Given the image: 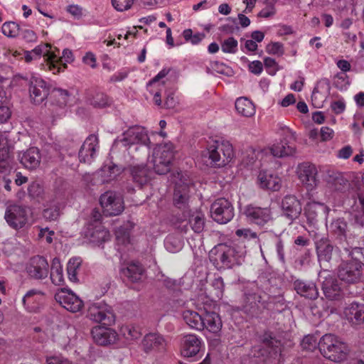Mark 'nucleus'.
<instances>
[{"instance_id":"f257e3e1","label":"nucleus","mask_w":364,"mask_h":364,"mask_svg":"<svg viewBox=\"0 0 364 364\" xmlns=\"http://www.w3.org/2000/svg\"><path fill=\"white\" fill-rule=\"evenodd\" d=\"M272 281L267 279L265 277H259L255 282L248 284L244 292L243 309L244 310L253 315L257 313L258 309L257 304H264L266 300L264 295H268L270 299L273 293Z\"/></svg>"},{"instance_id":"f03ea898","label":"nucleus","mask_w":364,"mask_h":364,"mask_svg":"<svg viewBox=\"0 0 364 364\" xmlns=\"http://www.w3.org/2000/svg\"><path fill=\"white\" fill-rule=\"evenodd\" d=\"M203 160L207 166L222 167L228 164L233 157V148L228 141H213L203 151Z\"/></svg>"},{"instance_id":"7ed1b4c3","label":"nucleus","mask_w":364,"mask_h":364,"mask_svg":"<svg viewBox=\"0 0 364 364\" xmlns=\"http://www.w3.org/2000/svg\"><path fill=\"white\" fill-rule=\"evenodd\" d=\"M318 349L325 358L334 362L344 360L349 352L347 344L331 333L325 334L320 338Z\"/></svg>"},{"instance_id":"20e7f679","label":"nucleus","mask_w":364,"mask_h":364,"mask_svg":"<svg viewBox=\"0 0 364 364\" xmlns=\"http://www.w3.org/2000/svg\"><path fill=\"white\" fill-rule=\"evenodd\" d=\"M214 252L217 255L215 260H219L223 267L227 268L241 264L246 255L245 245L240 243H232L230 245L220 244L211 251V254Z\"/></svg>"},{"instance_id":"39448f33","label":"nucleus","mask_w":364,"mask_h":364,"mask_svg":"<svg viewBox=\"0 0 364 364\" xmlns=\"http://www.w3.org/2000/svg\"><path fill=\"white\" fill-rule=\"evenodd\" d=\"M122 138L116 141L117 144H121L123 146H129V149H133L135 151L141 149L145 156L149 155V145L151 141L145 129L142 127L134 126L129 128L122 134Z\"/></svg>"},{"instance_id":"423d86ee","label":"nucleus","mask_w":364,"mask_h":364,"mask_svg":"<svg viewBox=\"0 0 364 364\" xmlns=\"http://www.w3.org/2000/svg\"><path fill=\"white\" fill-rule=\"evenodd\" d=\"M281 341L270 334H265L261 346L254 348V356L261 358L268 364H276L280 360Z\"/></svg>"},{"instance_id":"0eeeda50","label":"nucleus","mask_w":364,"mask_h":364,"mask_svg":"<svg viewBox=\"0 0 364 364\" xmlns=\"http://www.w3.org/2000/svg\"><path fill=\"white\" fill-rule=\"evenodd\" d=\"M364 264L353 259L343 262L338 268V278L347 284H356L361 280L363 275Z\"/></svg>"},{"instance_id":"6e6552de","label":"nucleus","mask_w":364,"mask_h":364,"mask_svg":"<svg viewBox=\"0 0 364 364\" xmlns=\"http://www.w3.org/2000/svg\"><path fill=\"white\" fill-rule=\"evenodd\" d=\"M100 203L106 216L118 215L124 209L122 197L114 191H109L101 195Z\"/></svg>"},{"instance_id":"1a4fd4ad","label":"nucleus","mask_w":364,"mask_h":364,"mask_svg":"<svg viewBox=\"0 0 364 364\" xmlns=\"http://www.w3.org/2000/svg\"><path fill=\"white\" fill-rule=\"evenodd\" d=\"M314 243L320 265L323 268L330 267L333 253L338 250V247L333 245L328 236L316 237Z\"/></svg>"},{"instance_id":"9d476101","label":"nucleus","mask_w":364,"mask_h":364,"mask_svg":"<svg viewBox=\"0 0 364 364\" xmlns=\"http://www.w3.org/2000/svg\"><path fill=\"white\" fill-rule=\"evenodd\" d=\"M87 316L104 326H112L115 321V316L112 308L103 302L92 304L87 309Z\"/></svg>"},{"instance_id":"9b49d317","label":"nucleus","mask_w":364,"mask_h":364,"mask_svg":"<svg viewBox=\"0 0 364 364\" xmlns=\"http://www.w3.org/2000/svg\"><path fill=\"white\" fill-rule=\"evenodd\" d=\"M234 215L232 205L224 198L215 200L210 206L211 218L218 223H228L233 218Z\"/></svg>"},{"instance_id":"f8f14e48","label":"nucleus","mask_w":364,"mask_h":364,"mask_svg":"<svg viewBox=\"0 0 364 364\" xmlns=\"http://www.w3.org/2000/svg\"><path fill=\"white\" fill-rule=\"evenodd\" d=\"M168 342L166 338L157 333H146L141 342V348L146 354L163 353L166 350Z\"/></svg>"},{"instance_id":"ddd939ff","label":"nucleus","mask_w":364,"mask_h":364,"mask_svg":"<svg viewBox=\"0 0 364 364\" xmlns=\"http://www.w3.org/2000/svg\"><path fill=\"white\" fill-rule=\"evenodd\" d=\"M297 174L299 179L307 191L315 189L318 183V171L316 167L309 162H304L298 166Z\"/></svg>"},{"instance_id":"4468645a","label":"nucleus","mask_w":364,"mask_h":364,"mask_svg":"<svg viewBox=\"0 0 364 364\" xmlns=\"http://www.w3.org/2000/svg\"><path fill=\"white\" fill-rule=\"evenodd\" d=\"M4 218L11 228L21 229L27 223L28 210L18 205H9L6 210Z\"/></svg>"},{"instance_id":"2eb2a0df","label":"nucleus","mask_w":364,"mask_h":364,"mask_svg":"<svg viewBox=\"0 0 364 364\" xmlns=\"http://www.w3.org/2000/svg\"><path fill=\"white\" fill-rule=\"evenodd\" d=\"M55 299L68 311L75 313L80 311L82 306V301L71 290L62 288L55 294Z\"/></svg>"},{"instance_id":"dca6fc26","label":"nucleus","mask_w":364,"mask_h":364,"mask_svg":"<svg viewBox=\"0 0 364 364\" xmlns=\"http://www.w3.org/2000/svg\"><path fill=\"white\" fill-rule=\"evenodd\" d=\"M28 274L34 279H43L49 273V264L47 259L40 255L32 257L26 267Z\"/></svg>"},{"instance_id":"f3484780","label":"nucleus","mask_w":364,"mask_h":364,"mask_svg":"<svg viewBox=\"0 0 364 364\" xmlns=\"http://www.w3.org/2000/svg\"><path fill=\"white\" fill-rule=\"evenodd\" d=\"M328 229L331 235L339 245H343L348 243L350 227L345 218L338 217L333 219L329 224Z\"/></svg>"},{"instance_id":"a211bd4d","label":"nucleus","mask_w":364,"mask_h":364,"mask_svg":"<svg viewBox=\"0 0 364 364\" xmlns=\"http://www.w3.org/2000/svg\"><path fill=\"white\" fill-rule=\"evenodd\" d=\"M50 86L43 79L32 77L29 84V93L33 103L43 102L50 93Z\"/></svg>"},{"instance_id":"6ab92c4d","label":"nucleus","mask_w":364,"mask_h":364,"mask_svg":"<svg viewBox=\"0 0 364 364\" xmlns=\"http://www.w3.org/2000/svg\"><path fill=\"white\" fill-rule=\"evenodd\" d=\"M281 209L283 215L291 222L298 218L302 211L301 202L294 195H287L282 198Z\"/></svg>"},{"instance_id":"aec40b11","label":"nucleus","mask_w":364,"mask_h":364,"mask_svg":"<svg viewBox=\"0 0 364 364\" xmlns=\"http://www.w3.org/2000/svg\"><path fill=\"white\" fill-rule=\"evenodd\" d=\"M190 181H179L176 182L174 193H173V203L174 205L179 209L186 210L188 208V203L190 199Z\"/></svg>"},{"instance_id":"412c9836","label":"nucleus","mask_w":364,"mask_h":364,"mask_svg":"<svg viewBox=\"0 0 364 364\" xmlns=\"http://www.w3.org/2000/svg\"><path fill=\"white\" fill-rule=\"evenodd\" d=\"M304 212L309 223L315 225L319 219L327 218L329 208L324 203L313 201L306 204Z\"/></svg>"},{"instance_id":"4be33fe9","label":"nucleus","mask_w":364,"mask_h":364,"mask_svg":"<svg viewBox=\"0 0 364 364\" xmlns=\"http://www.w3.org/2000/svg\"><path fill=\"white\" fill-rule=\"evenodd\" d=\"M127 170L133 183L139 188L147 184L151 178L152 172L146 165H131Z\"/></svg>"},{"instance_id":"5701e85b","label":"nucleus","mask_w":364,"mask_h":364,"mask_svg":"<svg viewBox=\"0 0 364 364\" xmlns=\"http://www.w3.org/2000/svg\"><path fill=\"white\" fill-rule=\"evenodd\" d=\"M247 218L258 225L263 226L272 219L270 209L260 207L247 206L245 210Z\"/></svg>"},{"instance_id":"b1692460","label":"nucleus","mask_w":364,"mask_h":364,"mask_svg":"<svg viewBox=\"0 0 364 364\" xmlns=\"http://www.w3.org/2000/svg\"><path fill=\"white\" fill-rule=\"evenodd\" d=\"M97 145L98 138L96 135L90 134L87 136L79 150L80 161L90 163L95 157Z\"/></svg>"},{"instance_id":"393cba45","label":"nucleus","mask_w":364,"mask_h":364,"mask_svg":"<svg viewBox=\"0 0 364 364\" xmlns=\"http://www.w3.org/2000/svg\"><path fill=\"white\" fill-rule=\"evenodd\" d=\"M91 333L94 341L100 346H107L114 343L116 341L117 333L109 328L105 326H95Z\"/></svg>"},{"instance_id":"a878e982","label":"nucleus","mask_w":364,"mask_h":364,"mask_svg":"<svg viewBox=\"0 0 364 364\" xmlns=\"http://www.w3.org/2000/svg\"><path fill=\"white\" fill-rule=\"evenodd\" d=\"M293 287L296 293L305 299L315 300L318 297V288L313 282L296 279Z\"/></svg>"},{"instance_id":"bb28decb","label":"nucleus","mask_w":364,"mask_h":364,"mask_svg":"<svg viewBox=\"0 0 364 364\" xmlns=\"http://www.w3.org/2000/svg\"><path fill=\"white\" fill-rule=\"evenodd\" d=\"M328 186L333 190L345 192L350 188V183L342 173L335 171H328L326 176Z\"/></svg>"},{"instance_id":"cd10ccee","label":"nucleus","mask_w":364,"mask_h":364,"mask_svg":"<svg viewBox=\"0 0 364 364\" xmlns=\"http://www.w3.org/2000/svg\"><path fill=\"white\" fill-rule=\"evenodd\" d=\"M322 290L329 300H338L342 296V290L338 280L332 276L326 277L322 282Z\"/></svg>"},{"instance_id":"c85d7f7f","label":"nucleus","mask_w":364,"mask_h":364,"mask_svg":"<svg viewBox=\"0 0 364 364\" xmlns=\"http://www.w3.org/2000/svg\"><path fill=\"white\" fill-rule=\"evenodd\" d=\"M346 319L354 326L364 323V304L353 302L344 310Z\"/></svg>"},{"instance_id":"c756f323","label":"nucleus","mask_w":364,"mask_h":364,"mask_svg":"<svg viewBox=\"0 0 364 364\" xmlns=\"http://www.w3.org/2000/svg\"><path fill=\"white\" fill-rule=\"evenodd\" d=\"M21 164L29 170L36 169L39 166L41 155L36 147H31L19 155Z\"/></svg>"},{"instance_id":"7c9ffc66","label":"nucleus","mask_w":364,"mask_h":364,"mask_svg":"<svg viewBox=\"0 0 364 364\" xmlns=\"http://www.w3.org/2000/svg\"><path fill=\"white\" fill-rule=\"evenodd\" d=\"M201 341L195 335L188 334L183 338L182 354L184 357L196 356L200 350Z\"/></svg>"},{"instance_id":"2f4dec72","label":"nucleus","mask_w":364,"mask_h":364,"mask_svg":"<svg viewBox=\"0 0 364 364\" xmlns=\"http://www.w3.org/2000/svg\"><path fill=\"white\" fill-rule=\"evenodd\" d=\"M144 272L142 265L138 262H131L126 267L121 269V276L127 278L131 282H137L141 280Z\"/></svg>"},{"instance_id":"473e14b6","label":"nucleus","mask_w":364,"mask_h":364,"mask_svg":"<svg viewBox=\"0 0 364 364\" xmlns=\"http://www.w3.org/2000/svg\"><path fill=\"white\" fill-rule=\"evenodd\" d=\"M257 179L260 187L262 188L277 191L281 188V179L278 176L267 173L265 171H260Z\"/></svg>"},{"instance_id":"72a5a7b5","label":"nucleus","mask_w":364,"mask_h":364,"mask_svg":"<svg viewBox=\"0 0 364 364\" xmlns=\"http://www.w3.org/2000/svg\"><path fill=\"white\" fill-rule=\"evenodd\" d=\"M203 323H204V328L213 333H218L223 326L220 316L213 311L205 312L203 314Z\"/></svg>"},{"instance_id":"f704fd0d","label":"nucleus","mask_w":364,"mask_h":364,"mask_svg":"<svg viewBox=\"0 0 364 364\" xmlns=\"http://www.w3.org/2000/svg\"><path fill=\"white\" fill-rule=\"evenodd\" d=\"M189 224L191 229L196 233L201 232L205 226V218L201 213H193L189 214L188 222L182 227H179L181 231L186 232L188 230L187 225Z\"/></svg>"},{"instance_id":"c9c22d12","label":"nucleus","mask_w":364,"mask_h":364,"mask_svg":"<svg viewBox=\"0 0 364 364\" xmlns=\"http://www.w3.org/2000/svg\"><path fill=\"white\" fill-rule=\"evenodd\" d=\"M153 156L161 158V161L171 165L174 156L173 144L165 143L157 145L154 149Z\"/></svg>"},{"instance_id":"e433bc0d","label":"nucleus","mask_w":364,"mask_h":364,"mask_svg":"<svg viewBox=\"0 0 364 364\" xmlns=\"http://www.w3.org/2000/svg\"><path fill=\"white\" fill-rule=\"evenodd\" d=\"M203 314H199L193 310H185L183 312V318L185 322L192 328L201 331L204 329L203 323Z\"/></svg>"},{"instance_id":"4c0bfd02","label":"nucleus","mask_w":364,"mask_h":364,"mask_svg":"<svg viewBox=\"0 0 364 364\" xmlns=\"http://www.w3.org/2000/svg\"><path fill=\"white\" fill-rule=\"evenodd\" d=\"M295 150V146L284 139L272 146L271 153L274 156L282 158L294 155Z\"/></svg>"},{"instance_id":"58836bf2","label":"nucleus","mask_w":364,"mask_h":364,"mask_svg":"<svg viewBox=\"0 0 364 364\" xmlns=\"http://www.w3.org/2000/svg\"><path fill=\"white\" fill-rule=\"evenodd\" d=\"M235 109L242 116L250 117L255 114V107L251 100L247 97H239L235 101Z\"/></svg>"},{"instance_id":"ea45409f","label":"nucleus","mask_w":364,"mask_h":364,"mask_svg":"<svg viewBox=\"0 0 364 364\" xmlns=\"http://www.w3.org/2000/svg\"><path fill=\"white\" fill-rule=\"evenodd\" d=\"M50 277L55 285L60 286L64 283L63 267L59 259L56 257L52 261Z\"/></svg>"},{"instance_id":"a19ab883","label":"nucleus","mask_w":364,"mask_h":364,"mask_svg":"<svg viewBox=\"0 0 364 364\" xmlns=\"http://www.w3.org/2000/svg\"><path fill=\"white\" fill-rule=\"evenodd\" d=\"M356 209L353 213L354 225L364 227V197L359 196L358 200L355 201Z\"/></svg>"},{"instance_id":"79ce46f5","label":"nucleus","mask_w":364,"mask_h":364,"mask_svg":"<svg viewBox=\"0 0 364 364\" xmlns=\"http://www.w3.org/2000/svg\"><path fill=\"white\" fill-rule=\"evenodd\" d=\"M164 245L166 249L172 253L180 251L183 247V240L181 237L169 235L166 237Z\"/></svg>"},{"instance_id":"37998d69","label":"nucleus","mask_w":364,"mask_h":364,"mask_svg":"<svg viewBox=\"0 0 364 364\" xmlns=\"http://www.w3.org/2000/svg\"><path fill=\"white\" fill-rule=\"evenodd\" d=\"M82 260L80 258H71L67 265V272L68 278L71 282H76L77 281V271L80 267Z\"/></svg>"},{"instance_id":"c03bdc74","label":"nucleus","mask_w":364,"mask_h":364,"mask_svg":"<svg viewBox=\"0 0 364 364\" xmlns=\"http://www.w3.org/2000/svg\"><path fill=\"white\" fill-rule=\"evenodd\" d=\"M212 289L210 291L213 299H220L223 295L224 282L221 277L215 278L211 284Z\"/></svg>"},{"instance_id":"a18cd8bd","label":"nucleus","mask_w":364,"mask_h":364,"mask_svg":"<svg viewBox=\"0 0 364 364\" xmlns=\"http://www.w3.org/2000/svg\"><path fill=\"white\" fill-rule=\"evenodd\" d=\"M154 171L159 175H164L168 173L171 165L161 161V158L153 156L152 159Z\"/></svg>"},{"instance_id":"49530a36","label":"nucleus","mask_w":364,"mask_h":364,"mask_svg":"<svg viewBox=\"0 0 364 364\" xmlns=\"http://www.w3.org/2000/svg\"><path fill=\"white\" fill-rule=\"evenodd\" d=\"M1 31L5 36L11 38L17 36L20 33L19 26L13 21L4 23Z\"/></svg>"},{"instance_id":"de8ad7c7","label":"nucleus","mask_w":364,"mask_h":364,"mask_svg":"<svg viewBox=\"0 0 364 364\" xmlns=\"http://www.w3.org/2000/svg\"><path fill=\"white\" fill-rule=\"evenodd\" d=\"M301 346L304 350L314 351L318 348V338L315 336L307 335L301 341Z\"/></svg>"},{"instance_id":"09e8293b","label":"nucleus","mask_w":364,"mask_h":364,"mask_svg":"<svg viewBox=\"0 0 364 364\" xmlns=\"http://www.w3.org/2000/svg\"><path fill=\"white\" fill-rule=\"evenodd\" d=\"M52 92L54 97L58 99L57 102L60 107H64L68 104L70 97L68 90L61 88H54Z\"/></svg>"},{"instance_id":"8fccbe9b","label":"nucleus","mask_w":364,"mask_h":364,"mask_svg":"<svg viewBox=\"0 0 364 364\" xmlns=\"http://www.w3.org/2000/svg\"><path fill=\"white\" fill-rule=\"evenodd\" d=\"M90 104L95 107L103 108L109 105V100L104 93H97L91 100Z\"/></svg>"},{"instance_id":"3c124183","label":"nucleus","mask_w":364,"mask_h":364,"mask_svg":"<svg viewBox=\"0 0 364 364\" xmlns=\"http://www.w3.org/2000/svg\"><path fill=\"white\" fill-rule=\"evenodd\" d=\"M28 192L29 196L32 198L40 199L43 198L44 189L39 183L34 181L29 185Z\"/></svg>"},{"instance_id":"603ef678","label":"nucleus","mask_w":364,"mask_h":364,"mask_svg":"<svg viewBox=\"0 0 364 364\" xmlns=\"http://www.w3.org/2000/svg\"><path fill=\"white\" fill-rule=\"evenodd\" d=\"M237 41L233 37L225 40L221 44V49L226 53H235L237 50Z\"/></svg>"},{"instance_id":"864d4df0","label":"nucleus","mask_w":364,"mask_h":364,"mask_svg":"<svg viewBox=\"0 0 364 364\" xmlns=\"http://www.w3.org/2000/svg\"><path fill=\"white\" fill-rule=\"evenodd\" d=\"M134 0H112L114 8L118 11H124L131 8Z\"/></svg>"},{"instance_id":"5fc2aeb1","label":"nucleus","mask_w":364,"mask_h":364,"mask_svg":"<svg viewBox=\"0 0 364 364\" xmlns=\"http://www.w3.org/2000/svg\"><path fill=\"white\" fill-rule=\"evenodd\" d=\"M43 218L48 220H56L60 215V210L58 206L46 208L43 213Z\"/></svg>"},{"instance_id":"6e6d98bb","label":"nucleus","mask_w":364,"mask_h":364,"mask_svg":"<svg viewBox=\"0 0 364 364\" xmlns=\"http://www.w3.org/2000/svg\"><path fill=\"white\" fill-rule=\"evenodd\" d=\"M266 51L269 54L282 55L284 54L283 44L279 42L270 43L267 46Z\"/></svg>"},{"instance_id":"4d7b16f0","label":"nucleus","mask_w":364,"mask_h":364,"mask_svg":"<svg viewBox=\"0 0 364 364\" xmlns=\"http://www.w3.org/2000/svg\"><path fill=\"white\" fill-rule=\"evenodd\" d=\"M256 159L257 156L255 151L252 149H250L243 154L242 162L245 165L249 166L252 164L256 161Z\"/></svg>"},{"instance_id":"13d9d810","label":"nucleus","mask_w":364,"mask_h":364,"mask_svg":"<svg viewBox=\"0 0 364 364\" xmlns=\"http://www.w3.org/2000/svg\"><path fill=\"white\" fill-rule=\"evenodd\" d=\"M124 334L127 336V338L134 340L139 338L141 333L137 328L134 326H127L124 329Z\"/></svg>"},{"instance_id":"bf43d9fd","label":"nucleus","mask_w":364,"mask_h":364,"mask_svg":"<svg viewBox=\"0 0 364 364\" xmlns=\"http://www.w3.org/2000/svg\"><path fill=\"white\" fill-rule=\"evenodd\" d=\"M210 67L212 69L215 70L217 73L223 74V75H228L230 68L229 67L226 66L223 63H220L218 61H214L210 63Z\"/></svg>"},{"instance_id":"052dcab7","label":"nucleus","mask_w":364,"mask_h":364,"mask_svg":"<svg viewBox=\"0 0 364 364\" xmlns=\"http://www.w3.org/2000/svg\"><path fill=\"white\" fill-rule=\"evenodd\" d=\"M11 116L9 108L4 105L3 100L0 102V122H6Z\"/></svg>"},{"instance_id":"680f3d73","label":"nucleus","mask_w":364,"mask_h":364,"mask_svg":"<svg viewBox=\"0 0 364 364\" xmlns=\"http://www.w3.org/2000/svg\"><path fill=\"white\" fill-rule=\"evenodd\" d=\"M236 235L238 237H243L246 239L256 238L257 234L255 232H252L250 229H239L235 232Z\"/></svg>"},{"instance_id":"e2e57ef3","label":"nucleus","mask_w":364,"mask_h":364,"mask_svg":"<svg viewBox=\"0 0 364 364\" xmlns=\"http://www.w3.org/2000/svg\"><path fill=\"white\" fill-rule=\"evenodd\" d=\"M249 70L255 75H259L263 70L262 63L259 60H255L250 63Z\"/></svg>"},{"instance_id":"0e129e2a","label":"nucleus","mask_w":364,"mask_h":364,"mask_svg":"<svg viewBox=\"0 0 364 364\" xmlns=\"http://www.w3.org/2000/svg\"><path fill=\"white\" fill-rule=\"evenodd\" d=\"M54 235V231L50 230L48 228H43L40 230L38 234L39 237L46 239V241L50 244L53 242L52 236Z\"/></svg>"},{"instance_id":"69168bd1","label":"nucleus","mask_w":364,"mask_h":364,"mask_svg":"<svg viewBox=\"0 0 364 364\" xmlns=\"http://www.w3.org/2000/svg\"><path fill=\"white\" fill-rule=\"evenodd\" d=\"M67 11L75 17H80L82 14V7L77 4L69 5Z\"/></svg>"},{"instance_id":"338daca9","label":"nucleus","mask_w":364,"mask_h":364,"mask_svg":"<svg viewBox=\"0 0 364 364\" xmlns=\"http://www.w3.org/2000/svg\"><path fill=\"white\" fill-rule=\"evenodd\" d=\"M19 34L21 36L22 38L27 42L35 41L37 38L36 33L31 30H23L21 33H19Z\"/></svg>"},{"instance_id":"774afa93","label":"nucleus","mask_w":364,"mask_h":364,"mask_svg":"<svg viewBox=\"0 0 364 364\" xmlns=\"http://www.w3.org/2000/svg\"><path fill=\"white\" fill-rule=\"evenodd\" d=\"M331 107L336 114H341L345 110L346 105L343 101L338 100L333 102Z\"/></svg>"}]
</instances>
